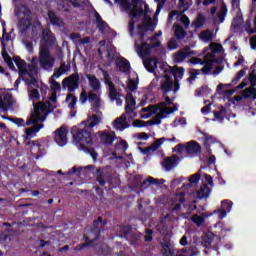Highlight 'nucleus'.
I'll use <instances>...</instances> for the list:
<instances>
[{"instance_id":"obj_27","label":"nucleus","mask_w":256,"mask_h":256,"mask_svg":"<svg viewBox=\"0 0 256 256\" xmlns=\"http://www.w3.org/2000/svg\"><path fill=\"white\" fill-rule=\"evenodd\" d=\"M26 145H29L31 153H33V155H37V157H41V155L45 153L43 152L45 149L39 145V142L29 141L26 142Z\"/></svg>"},{"instance_id":"obj_50","label":"nucleus","mask_w":256,"mask_h":256,"mask_svg":"<svg viewBox=\"0 0 256 256\" xmlns=\"http://www.w3.org/2000/svg\"><path fill=\"white\" fill-rule=\"evenodd\" d=\"M89 43H91L90 37L80 38L79 40H76V47H83V45H89Z\"/></svg>"},{"instance_id":"obj_22","label":"nucleus","mask_w":256,"mask_h":256,"mask_svg":"<svg viewBox=\"0 0 256 256\" xmlns=\"http://www.w3.org/2000/svg\"><path fill=\"white\" fill-rule=\"evenodd\" d=\"M249 83L252 87H256V71L255 70H252L249 73L248 78L244 79L242 81V83L240 85H238L237 89H243V88L247 87L249 85Z\"/></svg>"},{"instance_id":"obj_47","label":"nucleus","mask_w":256,"mask_h":256,"mask_svg":"<svg viewBox=\"0 0 256 256\" xmlns=\"http://www.w3.org/2000/svg\"><path fill=\"white\" fill-rule=\"evenodd\" d=\"M95 176L100 185H105V174L101 169L96 170Z\"/></svg>"},{"instance_id":"obj_20","label":"nucleus","mask_w":256,"mask_h":256,"mask_svg":"<svg viewBox=\"0 0 256 256\" xmlns=\"http://www.w3.org/2000/svg\"><path fill=\"white\" fill-rule=\"evenodd\" d=\"M28 93H29L30 101H32V103H33L34 111L38 105H46V111H47V113H49V103L39 102L38 104H35V101L39 100V91H37V89L30 88V89H28Z\"/></svg>"},{"instance_id":"obj_16","label":"nucleus","mask_w":256,"mask_h":256,"mask_svg":"<svg viewBox=\"0 0 256 256\" xmlns=\"http://www.w3.org/2000/svg\"><path fill=\"white\" fill-rule=\"evenodd\" d=\"M13 96L11 93H3L0 95V109L2 111H9L13 107Z\"/></svg>"},{"instance_id":"obj_31","label":"nucleus","mask_w":256,"mask_h":256,"mask_svg":"<svg viewBox=\"0 0 256 256\" xmlns=\"http://www.w3.org/2000/svg\"><path fill=\"white\" fill-rule=\"evenodd\" d=\"M116 65L122 73H127L131 69V65L129 64V61L125 58H118Z\"/></svg>"},{"instance_id":"obj_21","label":"nucleus","mask_w":256,"mask_h":256,"mask_svg":"<svg viewBox=\"0 0 256 256\" xmlns=\"http://www.w3.org/2000/svg\"><path fill=\"white\" fill-rule=\"evenodd\" d=\"M98 135L103 143H106V145H113V141H115V132L105 130L98 132Z\"/></svg>"},{"instance_id":"obj_55","label":"nucleus","mask_w":256,"mask_h":256,"mask_svg":"<svg viewBox=\"0 0 256 256\" xmlns=\"http://www.w3.org/2000/svg\"><path fill=\"white\" fill-rule=\"evenodd\" d=\"M148 124L149 123H147L143 120H139V119L134 120L133 123H132L133 127H140V128L141 127H147Z\"/></svg>"},{"instance_id":"obj_64","label":"nucleus","mask_w":256,"mask_h":256,"mask_svg":"<svg viewBox=\"0 0 256 256\" xmlns=\"http://www.w3.org/2000/svg\"><path fill=\"white\" fill-rule=\"evenodd\" d=\"M114 57H115V49H113V48L108 49V59H109V61H113Z\"/></svg>"},{"instance_id":"obj_7","label":"nucleus","mask_w":256,"mask_h":256,"mask_svg":"<svg viewBox=\"0 0 256 256\" xmlns=\"http://www.w3.org/2000/svg\"><path fill=\"white\" fill-rule=\"evenodd\" d=\"M74 141L77 143L79 149L84 153H88L93 161H97V152L91 148L93 145V140L91 139V133L85 129H78L74 134Z\"/></svg>"},{"instance_id":"obj_58","label":"nucleus","mask_w":256,"mask_h":256,"mask_svg":"<svg viewBox=\"0 0 256 256\" xmlns=\"http://www.w3.org/2000/svg\"><path fill=\"white\" fill-rule=\"evenodd\" d=\"M83 168H77V167H73L70 171L67 172V175H81V170Z\"/></svg>"},{"instance_id":"obj_63","label":"nucleus","mask_w":256,"mask_h":256,"mask_svg":"<svg viewBox=\"0 0 256 256\" xmlns=\"http://www.w3.org/2000/svg\"><path fill=\"white\" fill-rule=\"evenodd\" d=\"M178 45H177V40L175 39H171L169 42H168V48L169 49H177Z\"/></svg>"},{"instance_id":"obj_43","label":"nucleus","mask_w":256,"mask_h":256,"mask_svg":"<svg viewBox=\"0 0 256 256\" xmlns=\"http://www.w3.org/2000/svg\"><path fill=\"white\" fill-rule=\"evenodd\" d=\"M200 39L202 41H205V43L211 41V39H213V33H211V31L209 30H204L200 33Z\"/></svg>"},{"instance_id":"obj_42","label":"nucleus","mask_w":256,"mask_h":256,"mask_svg":"<svg viewBox=\"0 0 256 256\" xmlns=\"http://www.w3.org/2000/svg\"><path fill=\"white\" fill-rule=\"evenodd\" d=\"M243 96L246 98L254 97L256 99V88L255 86H250L246 88L243 92Z\"/></svg>"},{"instance_id":"obj_38","label":"nucleus","mask_w":256,"mask_h":256,"mask_svg":"<svg viewBox=\"0 0 256 256\" xmlns=\"http://www.w3.org/2000/svg\"><path fill=\"white\" fill-rule=\"evenodd\" d=\"M213 233L208 232L206 233L204 236H202V242L201 245L203 247H209V245H211V243H213Z\"/></svg>"},{"instance_id":"obj_53","label":"nucleus","mask_w":256,"mask_h":256,"mask_svg":"<svg viewBox=\"0 0 256 256\" xmlns=\"http://www.w3.org/2000/svg\"><path fill=\"white\" fill-rule=\"evenodd\" d=\"M179 7L183 9V11H187V9L191 7V0H179Z\"/></svg>"},{"instance_id":"obj_13","label":"nucleus","mask_w":256,"mask_h":256,"mask_svg":"<svg viewBox=\"0 0 256 256\" xmlns=\"http://www.w3.org/2000/svg\"><path fill=\"white\" fill-rule=\"evenodd\" d=\"M210 15L211 19L216 25H219V23H223V21H225V16L227 15V6L222 5L218 13L217 8L212 7L210 9Z\"/></svg>"},{"instance_id":"obj_48","label":"nucleus","mask_w":256,"mask_h":256,"mask_svg":"<svg viewBox=\"0 0 256 256\" xmlns=\"http://www.w3.org/2000/svg\"><path fill=\"white\" fill-rule=\"evenodd\" d=\"M191 221L197 225V227H201L203 223H205V218L203 216H199L197 214L193 215Z\"/></svg>"},{"instance_id":"obj_49","label":"nucleus","mask_w":256,"mask_h":256,"mask_svg":"<svg viewBox=\"0 0 256 256\" xmlns=\"http://www.w3.org/2000/svg\"><path fill=\"white\" fill-rule=\"evenodd\" d=\"M175 35L178 39H183L185 37V30L180 25H175Z\"/></svg>"},{"instance_id":"obj_51","label":"nucleus","mask_w":256,"mask_h":256,"mask_svg":"<svg viewBox=\"0 0 256 256\" xmlns=\"http://www.w3.org/2000/svg\"><path fill=\"white\" fill-rule=\"evenodd\" d=\"M51 87L54 91V93H57V91H61V84H59L57 81H55V77L50 78Z\"/></svg>"},{"instance_id":"obj_28","label":"nucleus","mask_w":256,"mask_h":256,"mask_svg":"<svg viewBox=\"0 0 256 256\" xmlns=\"http://www.w3.org/2000/svg\"><path fill=\"white\" fill-rule=\"evenodd\" d=\"M137 187H143V185H145V183H150V185H163V183H165L164 179H155L153 177H148L144 182H140L141 181V177L137 176Z\"/></svg>"},{"instance_id":"obj_18","label":"nucleus","mask_w":256,"mask_h":256,"mask_svg":"<svg viewBox=\"0 0 256 256\" xmlns=\"http://www.w3.org/2000/svg\"><path fill=\"white\" fill-rule=\"evenodd\" d=\"M164 255L166 256H189L187 249L177 250L173 246L165 245L164 246Z\"/></svg>"},{"instance_id":"obj_61","label":"nucleus","mask_w":256,"mask_h":256,"mask_svg":"<svg viewBox=\"0 0 256 256\" xmlns=\"http://www.w3.org/2000/svg\"><path fill=\"white\" fill-rule=\"evenodd\" d=\"M174 151L176 153H183L184 151H186V144H178L175 148Z\"/></svg>"},{"instance_id":"obj_46","label":"nucleus","mask_w":256,"mask_h":256,"mask_svg":"<svg viewBox=\"0 0 256 256\" xmlns=\"http://www.w3.org/2000/svg\"><path fill=\"white\" fill-rule=\"evenodd\" d=\"M2 56L6 64L8 65L9 69H11L12 71H15V65H13V60H11L7 52L2 51Z\"/></svg>"},{"instance_id":"obj_60","label":"nucleus","mask_w":256,"mask_h":256,"mask_svg":"<svg viewBox=\"0 0 256 256\" xmlns=\"http://www.w3.org/2000/svg\"><path fill=\"white\" fill-rule=\"evenodd\" d=\"M87 99H89V94H87L86 90H82V92L80 94V101L82 103H87Z\"/></svg>"},{"instance_id":"obj_34","label":"nucleus","mask_w":256,"mask_h":256,"mask_svg":"<svg viewBox=\"0 0 256 256\" xmlns=\"http://www.w3.org/2000/svg\"><path fill=\"white\" fill-rule=\"evenodd\" d=\"M211 193V189L207 186V184H203L200 187V190L196 192V197L198 199H207Z\"/></svg>"},{"instance_id":"obj_59","label":"nucleus","mask_w":256,"mask_h":256,"mask_svg":"<svg viewBox=\"0 0 256 256\" xmlns=\"http://www.w3.org/2000/svg\"><path fill=\"white\" fill-rule=\"evenodd\" d=\"M127 89H129V91H135L137 89V83L135 80L128 81Z\"/></svg>"},{"instance_id":"obj_9","label":"nucleus","mask_w":256,"mask_h":256,"mask_svg":"<svg viewBox=\"0 0 256 256\" xmlns=\"http://www.w3.org/2000/svg\"><path fill=\"white\" fill-rule=\"evenodd\" d=\"M162 78L160 80V87L163 93H177L179 91V84H176L174 79L167 73L161 71Z\"/></svg>"},{"instance_id":"obj_6","label":"nucleus","mask_w":256,"mask_h":256,"mask_svg":"<svg viewBox=\"0 0 256 256\" xmlns=\"http://www.w3.org/2000/svg\"><path fill=\"white\" fill-rule=\"evenodd\" d=\"M89 87L92 91L88 93V101L92 105V109L95 113H101L99 109H103V100H101V81L98 80L97 76L87 74Z\"/></svg>"},{"instance_id":"obj_1","label":"nucleus","mask_w":256,"mask_h":256,"mask_svg":"<svg viewBox=\"0 0 256 256\" xmlns=\"http://www.w3.org/2000/svg\"><path fill=\"white\" fill-rule=\"evenodd\" d=\"M120 7L132 17L129 22L130 35H133V29H135V21L139 17L142 18V25L138 28V35L135 41V50L139 57H148L151 53V49L159 47L161 45V40L152 36L143 42V37L147 34V31H154L155 23L151 20V12L149 11V5L140 0H115Z\"/></svg>"},{"instance_id":"obj_32","label":"nucleus","mask_w":256,"mask_h":256,"mask_svg":"<svg viewBox=\"0 0 256 256\" xmlns=\"http://www.w3.org/2000/svg\"><path fill=\"white\" fill-rule=\"evenodd\" d=\"M188 55H189V50L182 49L173 55V59H174L175 63H183V61H185V59H187Z\"/></svg>"},{"instance_id":"obj_14","label":"nucleus","mask_w":256,"mask_h":256,"mask_svg":"<svg viewBox=\"0 0 256 256\" xmlns=\"http://www.w3.org/2000/svg\"><path fill=\"white\" fill-rule=\"evenodd\" d=\"M67 133H69L67 126H62L54 132V141L59 147L67 145Z\"/></svg>"},{"instance_id":"obj_25","label":"nucleus","mask_w":256,"mask_h":256,"mask_svg":"<svg viewBox=\"0 0 256 256\" xmlns=\"http://www.w3.org/2000/svg\"><path fill=\"white\" fill-rule=\"evenodd\" d=\"M175 163H179V157L173 155L162 161V167H164L165 171H171L175 167Z\"/></svg>"},{"instance_id":"obj_11","label":"nucleus","mask_w":256,"mask_h":256,"mask_svg":"<svg viewBox=\"0 0 256 256\" xmlns=\"http://www.w3.org/2000/svg\"><path fill=\"white\" fill-rule=\"evenodd\" d=\"M62 85L64 89H68V91L73 92L76 89H79V74L78 73H73L72 75L66 77Z\"/></svg>"},{"instance_id":"obj_62","label":"nucleus","mask_w":256,"mask_h":256,"mask_svg":"<svg viewBox=\"0 0 256 256\" xmlns=\"http://www.w3.org/2000/svg\"><path fill=\"white\" fill-rule=\"evenodd\" d=\"M70 39L74 42L75 45H77V41L81 39V35L77 33L70 34Z\"/></svg>"},{"instance_id":"obj_26","label":"nucleus","mask_w":256,"mask_h":256,"mask_svg":"<svg viewBox=\"0 0 256 256\" xmlns=\"http://www.w3.org/2000/svg\"><path fill=\"white\" fill-rule=\"evenodd\" d=\"M186 153L190 156L197 155V153H201V146L195 141H190L186 143Z\"/></svg>"},{"instance_id":"obj_2","label":"nucleus","mask_w":256,"mask_h":256,"mask_svg":"<svg viewBox=\"0 0 256 256\" xmlns=\"http://www.w3.org/2000/svg\"><path fill=\"white\" fill-rule=\"evenodd\" d=\"M39 61V65L45 71H51L53 67H55V57L51 55V51L49 48H39V57H33L31 63L27 66L25 61L21 60V58H14V63L19 69V75L29 87L35 85L37 83V79L35 76L39 73V67L37 66V62Z\"/></svg>"},{"instance_id":"obj_52","label":"nucleus","mask_w":256,"mask_h":256,"mask_svg":"<svg viewBox=\"0 0 256 256\" xmlns=\"http://www.w3.org/2000/svg\"><path fill=\"white\" fill-rule=\"evenodd\" d=\"M133 137L137 141H147V139H149V136L145 132L136 133L133 135Z\"/></svg>"},{"instance_id":"obj_23","label":"nucleus","mask_w":256,"mask_h":256,"mask_svg":"<svg viewBox=\"0 0 256 256\" xmlns=\"http://www.w3.org/2000/svg\"><path fill=\"white\" fill-rule=\"evenodd\" d=\"M144 67L149 71L150 73H154L155 77H159L157 75L156 69H157V58H148L143 61Z\"/></svg>"},{"instance_id":"obj_30","label":"nucleus","mask_w":256,"mask_h":256,"mask_svg":"<svg viewBox=\"0 0 256 256\" xmlns=\"http://www.w3.org/2000/svg\"><path fill=\"white\" fill-rule=\"evenodd\" d=\"M184 201H185V194L183 193L176 194L172 202V208H171L172 211L173 212L179 211V209H181V203H183Z\"/></svg>"},{"instance_id":"obj_40","label":"nucleus","mask_w":256,"mask_h":256,"mask_svg":"<svg viewBox=\"0 0 256 256\" xmlns=\"http://www.w3.org/2000/svg\"><path fill=\"white\" fill-rule=\"evenodd\" d=\"M66 103L68 104L69 109H75V105H77V97L73 94H68L66 97Z\"/></svg>"},{"instance_id":"obj_3","label":"nucleus","mask_w":256,"mask_h":256,"mask_svg":"<svg viewBox=\"0 0 256 256\" xmlns=\"http://www.w3.org/2000/svg\"><path fill=\"white\" fill-rule=\"evenodd\" d=\"M47 114V105L39 104L31 113L26 123L25 120L21 118H16L14 120L15 125L18 127H25V125L30 126L24 129L25 134L22 136L24 141L37 137L39 131L44 127L43 122L47 119Z\"/></svg>"},{"instance_id":"obj_54","label":"nucleus","mask_w":256,"mask_h":256,"mask_svg":"<svg viewBox=\"0 0 256 256\" xmlns=\"http://www.w3.org/2000/svg\"><path fill=\"white\" fill-rule=\"evenodd\" d=\"M244 29L247 33H249V35L256 33V29H252L251 28V21L247 20L245 25H244Z\"/></svg>"},{"instance_id":"obj_4","label":"nucleus","mask_w":256,"mask_h":256,"mask_svg":"<svg viewBox=\"0 0 256 256\" xmlns=\"http://www.w3.org/2000/svg\"><path fill=\"white\" fill-rule=\"evenodd\" d=\"M217 53H223V46L221 44L212 42L210 47L204 50V61L199 58H192L190 60L192 65H199V63L202 65V63H205L204 67L201 69H190V77L188 78L190 83L195 81L197 75H201V73L204 75H209L211 73L213 67H215V63L218 62L217 58L215 57Z\"/></svg>"},{"instance_id":"obj_19","label":"nucleus","mask_w":256,"mask_h":256,"mask_svg":"<svg viewBox=\"0 0 256 256\" xmlns=\"http://www.w3.org/2000/svg\"><path fill=\"white\" fill-rule=\"evenodd\" d=\"M102 119L100 115H92L86 121L82 122L81 125H84L85 129H93V127H97L101 123Z\"/></svg>"},{"instance_id":"obj_10","label":"nucleus","mask_w":256,"mask_h":256,"mask_svg":"<svg viewBox=\"0 0 256 256\" xmlns=\"http://www.w3.org/2000/svg\"><path fill=\"white\" fill-rule=\"evenodd\" d=\"M160 71H162V73H167V75H170L176 84L179 85V81H181V79H183V75H185V69L181 68V67H171L167 64H163L160 68Z\"/></svg>"},{"instance_id":"obj_8","label":"nucleus","mask_w":256,"mask_h":256,"mask_svg":"<svg viewBox=\"0 0 256 256\" xmlns=\"http://www.w3.org/2000/svg\"><path fill=\"white\" fill-rule=\"evenodd\" d=\"M104 83L108 87V95L112 101H116V105H123V100H121V94L117 91L115 84L111 81V76L107 71H103Z\"/></svg>"},{"instance_id":"obj_56","label":"nucleus","mask_w":256,"mask_h":256,"mask_svg":"<svg viewBox=\"0 0 256 256\" xmlns=\"http://www.w3.org/2000/svg\"><path fill=\"white\" fill-rule=\"evenodd\" d=\"M200 179H201V176H199V174L192 175L189 179L190 185H197Z\"/></svg>"},{"instance_id":"obj_5","label":"nucleus","mask_w":256,"mask_h":256,"mask_svg":"<svg viewBox=\"0 0 256 256\" xmlns=\"http://www.w3.org/2000/svg\"><path fill=\"white\" fill-rule=\"evenodd\" d=\"M173 103V100L169 98V96H166L165 102H160L158 105H150L148 107H145L140 112L141 119H149L152 115H156V119H165L168 115H171L172 113H175L177 109H179V106L175 105L174 107H171Z\"/></svg>"},{"instance_id":"obj_39","label":"nucleus","mask_w":256,"mask_h":256,"mask_svg":"<svg viewBox=\"0 0 256 256\" xmlns=\"http://www.w3.org/2000/svg\"><path fill=\"white\" fill-rule=\"evenodd\" d=\"M214 121H223L227 117V110L224 107H221L218 112H214Z\"/></svg>"},{"instance_id":"obj_37","label":"nucleus","mask_w":256,"mask_h":256,"mask_svg":"<svg viewBox=\"0 0 256 256\" xmlns=\"http://www.w3.org/2000/svg\"><path fill=\"white\" fill-rule=\"evenodd\" d=\"M19 25L21 31H27V29L31 27V17L29 16V14H27L25 18L20 20Z\"/></svg>"},{"instance_id":"obj_44","label":"nucleus","mask_w":256,"mask_h":256,"mask_svg":"<svg viewBox=\"0 0 256 256\" xmlns=\"http://www.w3.org/2000/svg\"><path fill=\"white\" fill-rule=\"evenodd\" d=\"M247 73V69H242L240 70L236 76L234 77V79L232 80V85H237V83H239V81H241V79H243V77H245V74Z\"/></svg>"},{"instance_id":"obj_17","label":"nucleus","mask_w":256,"mask_h":256,"mask_svg":"<svg viewBox=\"0 0 256 256\" xmlns=\"http://www.w3.org/2000/svg\"><path fill=\"white\" fill-rule=\"evenodd\" d=\"M126 113L130 119L137 117V113L135 112V98H133V94L131 93L126 95Z\"/></svg>"},{"instance_id":"obj_35","label":"nucleus","mask_w":256,"mask_h":256,"mask_svg":"<svg viewBox=\"0 0 256 256\" xmlns=\"http://www.w3.org/2000/svg\"><path fill=\"white\" fill-rule=\"evenodd\" d=\"M95 17H96V25H97L99 31H101V33H105V31H107V29H109V26L107 25V23L105 21H103V19L101 18V15H99V13H96Z\"/></svg>"},{"instance_id":"obj_12","label":"nucleus","mask_w":256,"mask_h":256,"mask_svg":"<svg viewBox=\"0 0 256 256\" xmlns=\"http://www.w3.org/2000/svg\"><path fill=\"white\" fill-rule=\"evenodd\" d=\"M55 35L51 30L45 29L42 31V39L40 41V49H49L52 45H55Z\"/></svg>"},{"instance_id":"obj_41","label":"nucleus","mask_w":256,"mask_h":256,"mask_svg":"<svg viewBox=\"0 0 256 256\" xmlns=\"http://www.w3.org/2000/svg\"><path fill=\"white\" fill-rule=\"evenodd\" d=\"M203 25H205V16L199 14L197 19L193 21L192 26L199 29L200 27H203Z\"/></svg>"},{"instance_id":"obj_36","label":"nucleus","mask_w":256,"mask_h":256,"mask_svg":"<svg viewBox=\"0 0 256 256\" xmlns=\"http://www.w3.org/2000/svg\"><path fill=\"white\" fill-rule=\"evenodd\" d=\"M48 17L52 25H56L57 27H63V20L57 16L53 11L48 12Z\"/></svg>"},{"instance_id":"obj_57","label":"nucleus","mask_w":256,"mask_h":256,"mask_svg":"<svg viewBox=\"0 0 256 256\" xmlns=\"http://www.w3.org/2000/svg\"><path fill=\"white\" fill-rule=\"evenodd\" d=\"M179 20L183 23V25H185V27H189V25H190V21H189V17H187L186 15H183V14H181L180 16H179Z\"/></svg>"},{"instance_id":"obj_24","label":"nucleus","mask_w":256,"mask_h":256,"mask_svg":"<svg viewBox=\"0 0 256 256\" xmlns=\"http://www.w3.org/2000/svg\"><path fill=\"white\" fill-rule=\"evenodd\" d=\"M231 207H233V202L229 200L222 201L221 208L217 210V213L219 214L220 219H224V217H227V213L231 211Z\"/></svg>"},{"instance_id":"obj_33","label":"nucleus","mask_w":256,"mask_h":256,"mask_svg":"<svg viewBox=\"0 0 256 256\" xmlns=\"http://www.w3.org/2000/svg\"><path fill=\"white\" fill-rule=\"evenodd\" d=\"M69 69H71V66L65 64V62H62L60 67L54 70L53 77H55V79H59V77L61 75H65Z\"/></svg>"},{"instance_id":"obj_45","label":"nucleus","mask_w":256,"mask_h":256,"mask_svg":"<svg viewBox=\"0 0 256 256\" xmlns=\"http://www.w3.org/2000/svg\"><path fill=\"white\" fill-rule=\"evenodd\" d=\"M241 23H243V15L237 14L232 21V27L238 29V27H241Z\"/></svg>"},{"instance_id":"obj_15","label":"nucleus","mask_w":256,"mask_h":256,"mask_svg":"<svg viewBox=\"0 0 256 256\" xmlns=\"http://www.w3.org/2000/svg\"><path fill=\"white\" fill-rule=\"evenodd\" d=\"M167 141H172L173 143H177V138L162 137V138H159L156 141H154V143L150 147H147L144 149L139 148V149H140V151H142L143 155H147L148 151H157L158 149H161V145H163V143H167Z\"/></svg>"},{"instance_id":"obj_29","label":"nucleus","mask_w":256,"mask_h":256,"mask_svg":"<svg viewBox=\"0 0 256 256\" xmlns=\"http://www.w3.org/2000/svg\"><path fill=\"white\" fill-rule=\"evenodd\" d=\"M114 129H117L118 131H124V129H127L129 125H127V118L125 116H121L119 118H116L112 123Z\"/></svg>"}]
</instances>
